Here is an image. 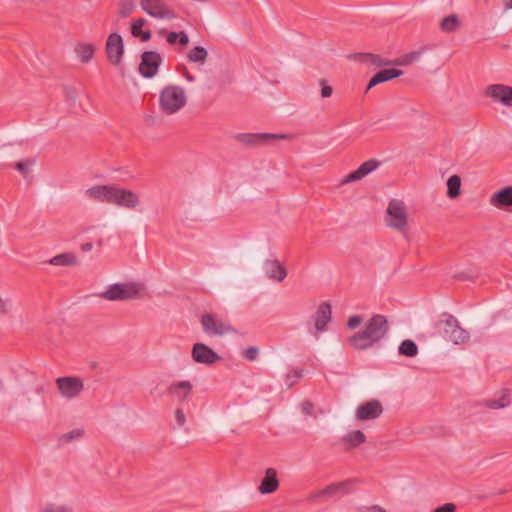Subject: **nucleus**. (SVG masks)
Listing matches in <instances>:
<instances>
[{
    "label": "nucleus",
    "instance_id": "obj_1",
    "mask_svg": "<svg viewBox=\"0 0 512 512\" xmlns=\"http://www.w3.org/2000/svg\"><path fill=\"white\" fill-rule=\"evenodd\" d=\"M388 332V323L384 316L374 315L364 328L348 338L355 350H366L383 339Z\"/></svg>",
    "mask_w": 512,
    "mask_h": 512
},
{
    "label": "nucleus",
    "instance_id": "obj_2",
    "mask_svg": "<svg viewBox=\"0 0 512 512\" xmlns=\"http://www.w3.org/2000/svg\"><path fill=\"white\" fill-rule=\"evenodd\" d=\"M187 103V95L184 88L178 85L165 86L159 95L161 111L171 115L180 111Z\"/></svg>",
    "mask_w": 512,
    "mask_h": 512
},
{
    "label": "nucleus",
    "instance_id": "obj_3",
    "mask_svg": "<svg viewBox=\"0 0 512 512\" xmlns=\"http://www.w3.org/2000/svg\"><path fill=\"white\" fill-rule=\"evenodd\" d=\"M384 221L389 228L405 232L408 223V213L404 201L399 199L390 200L385 212Z\"/></svg>",
    "mask_w": 512,
    "mask_h": 512
},
{
    "label": "nucleus",
    "instance_id": "obj_4",
    "mask_svg": "<svg viewBox=\"0 0 512 512\" xmlns=\"http://www.w3.org/2000/svg\"><path fill=\"white\" fill-rule=\"evenodd\" d=\"M140 290L141 286L133 282L115 283L102 291L99 297L108 301H126L138 298Z\"/></svg>",
    "mask_w": 512,
    "mask_h": 512
},
{
    "label": "nucleus",
    "instance_id": "obj_5",
    "mask_svg": "<svg viewBox=\"0 0 512 512\" xmlns=\"http://www.w3.org/2000/svg\"><path fill=\"white\" fill-rule=\"evenodd\" d=\"M444 337L454 344H463L469 340V333L463 329L458 320L452 315H444L440 321Z\"/></svg>",
    "mask_w": 512,
    "mask_h": 512
},
{
    "label": "nucleus",
    "instance_id": "obj_6",
    "mask_svg": "<svg viewBox=\"0 0 512 512\" xmlns=\"http://www.w3.org/2000/svg\"><path fill=\"white\" fill-rule=\"evenodd\" d=\"M141 9L150 17L159 20H173L176 12L163 0H141Z\"/></svg>",
    "mask_w": 512,
    "mask_h": 512
},
{
    "label": "nucleus",
    "instance_id": "obj_7",
    "mask_svg": "<svg viewBox=\"0 0 512 512\" xmlns=\"http://www.w3.org/2000/svg\"><path fill=\"white\" fill-rule=\"evenodd\" d=\"M200 323L203 331L209 336H223L233 332V328L228 322L213 313L203 314Z\"/></svg>",
    "mask_w": 512,
    "mask_h": 512
},
{
    "label": "nucleus",
    "instance_id": "obj_8",
    "mask_svg": "<svg viewBox=\"0 0 512 512\" xmlns=\"http://www.w3.org/2000/svg\"><path fill=\"white\" fill-rule=\"evenodd\" d=\"M110 204L120 208L135 210L141 204V199L133 190L114 184Z\"/></svg>",
    "mask_w": 512,
    "mask_h": 512
},
{
    "label": "nucleus",
    "instance_id": "obj_9",
    "mask_svg": "<svg viewBox=\"0 0 512 512\" xmlns=\"http://www.w3.org/2000/svg\"><path fill=\"white\" fill-rule=\"evenodd\" d=\"M357 485V480L355 479H347L344 481L332 483L325 488L317 491L312 495L313 499L318 498H331L334 496L342 497L348 494H351Z\"/></svg>",
    "mask_w": 512,
    "mask_h": 512
},
{
    "label": "nucleus",
    "instance_id": "obj_10",
    "mask_svg": "<svg viewBox=\"0 0 512 512\" xmlns=\"http://www.w3.org/2000/svg\"><path fill=\"white\" fill-rule=\"evenodd\" d=\"M56 385L61 396L68 400L78 397L84 389L83 381L77 377H59Z\"/></svg>",
    "mask_w": 512,
    "mask_h": 512
},
{
    "label": "nucleus",
    "instance_id": "obj_11",
    "mask_svg": "<svg viewBox=\"0 0 512 512\" xmlns=\"http://www.w3.org/2000/svg\"><path fill=\"white\" fill-rule=\"evenodd\" d=\"M105 50L109 62L114 66H119L124 55L122 36L118 33H111L107 38Z\"/></svg>",
    "mask_w": 512,
    "mask_h": 512
},
{
    "label": "nucleus",
    "instance_id": "obj_12",
    "mask_svg": "<svg viewBox=\"0 0 512 512\" xmlns=\"http://www.w3.org/2000/svg\"><path fill=\"white\" fill-rule=\"evenodd\" d=\"M162 56L157 51H146L142 54L139 72L145 78H152L158 72Z\"/></svg>",
    "mask_w": 512,
    "mask_h": 512
},
{
    "label": "nucleus",
    "instance_id": "obj_13",
    "mask_svg": "<svg viewBox=\"0 0 512 512\" xmlns=\"http://www.w3.org/2000/svg\"><path fill=\"white\" fill-rule=\"evenodd\" d=\"M486 95L495 103L512 108V86L492 84L486 89Z\"/></svg>",
    "mask_w": 512,
    "mask_h": 512
},
{
    "label": "nucleus",
    "instance_id": "obj_14",
    "mask_svg": "<svg viewBox=\"0 0 512 512\" xmlns=\"http://www.w3.org/2000/svg\"><path fill=\"white\" fill-rule=\"evenodd\" d=\"M380 166V162L376 159H370L362 163L355 171L349 173L341 179L340 185H347L352 182H358L371 174Z\"/></svg>",
    "mask_w": 512,
    "mask_h": 512
},
{
    "label": "nucleus",
    "instance_id": "obj_15",
    "mask_svg": "<svg viewBox=\"0 0 512 512\" xmlns=\"http://www.w3.org/2000/svg\"><path fill=\"white\" fill-rule=\"evenodd\" d=\"M191 356L196 363L204 365H212L220 360V356L203 343L193 345Z\"/></svg>",
    "mask_w": 512,
    "mask_h": 512
},
{
    "label": "nucleus",
    "instance_id": "obj_16",
    "mask_svg": "<svg viewBox=\"0 0 512 512\" xmlns=\"http://www.w3.org/2000/svg\"><path fill=\"white\" fill-rule=\"evenodd\" d=\"M288 136L284 134L273 133H245L239 134L237 139L247 145H260L269 141L287 139Z\"/></svg>",
    "mask_w": 512,
    "mask_h": 512
},
{
    "label": "nucleus",
    "instance_id": "obj_17",
    "mask_svg": "<svg viewBox=\"0 0 512 512\" xmlns=\"http://www.w3.org/2000/svg\"><path fill=\"white\" fill-rule=\"evenodd\" d=\"M113 186L114 184L93 185L84 191V195L90 200L110 204Z\"/></svg>",
    "mask_w": 512,
    "mask_h": 512
},
{
    "label": "nucleus",
    "instance_id": "obj_18",
    "mask_svg": "<svg viewBox=\"0 0 512 512\" xmlns=\"http://www.w3.org/2000/svg\"><path fill=\"white\" fill-rule=\"evenodd\" d=\"M192 390L193 384L188 380L174 381L168 387V393L181 403L190 398Z\"/></svg>",
    "mask_w": 512,
    "mask_h": 512
},
{
    "label": "nucleus",
    "instance_id": "obj_19",
    "mask_svg": "<svg viewBox=\"0 0 512 512\" xmlns=\"http://www.w3.org/2000/svg\"><path fill=\"white\" fill-rule=\"evenodd\" d=\"M382 411L381 403L377 400H371L358 407L356 417L358 420H372L378 418Z\"/></svg>",
    "mask_w": 512,
    "mask_h": 512
},
{
    "label": "nucleus",
    "instance_id": "obj_20",
    "mask_svg": "<svg viewBox=\"0 0 512 512\" xmlns=\"http://www.w3.org/2000/svg\"><path fill=\"white\" fill-rule=\"evenodd\" d=\"M489 203L497 209L512 207V185L505 186L490 196Z\"/></svg>",
    "mask_w": 512,
    "mask_h": 512
},
{
    "label": "nucleus",
    "instance_id": "obj_21",
    "mask_svg": "<svg viewBox=\"0 0 512 512\" xmlns=\"http://www.w3.org/2000/svg\"><path fill=\"white\" fill-rule=\"evenodd\" d=\"M331 306L328 303H321L314 315V329L316 332H324L331 321Z\"/></svg>",
    "mask_w": 512,
    "mask_h": 512
},
{
    "label": "nucleus",
    "instance_id": "obj_22",
    "mask_svg": "<svg viewBox=\"0 0 512 512\" xmlns=\"http://www.w3.org/2000/svg\"><path fill=\"white\" fill-rule=\"evenodd\" d=\"M279 487L277 471L274 468H267L265 475L261 480L258 491L261 494H270L275 492Z\"/></svg>",
    "mask_w": 512,
    "mask_h": 512
},
{
    "label": "nucleus",
    "instance_id": "obj_23",
    "mask_svg": "<svg viewBox=\"0 0 512 512\" xmlns=\"http://www.w3.org/2000/svg\"><path fill=\"white\" fill-rule=\"evenodd\" d=\"M96 45L91 42L80 41L74 46V53L76 58L81 63H89L95 54Z\"/></svg>",
    "mask_w": 512,
    "mask_h": 512
},
{
    "label": "nucleus",
    "instance_id": "obj_24",
    "mask_svg": "<svg viewBox=\"0 0 512 512\" xmlns=\"http://www.w3.org/2000/svg\"><path fill=\"white\" fill-rule=\"evenodd\" d=\"M264 271L269 279L277 282H282L287 276L286 269L277 260L265 261Z\"/></svg>",
    "mask_w": 512,
    "mask_h": 512
},
{
    "label": "nucleus",
    "instance_id": "obj_25",
    "mask_svg": "<svg viewBox=\"0 0 512 512\" xmlns=\"http://www.w3.org/2000/svg\"><path fill=\"white\" fill-rule=\"evenodd\" d=\"M402 74H403V72L401 70L393 69V68L381 70L371 78L367 89H371L372 87H374L380 83L397 78V77L401 76Z\"/></svg>",
    "mask_w": 512,
    "mask_h": 512
},
{
    "label": "nucleus",
    "instance_id": "obj_26",
    "mask_svg": "<svg viewBox=\"0 0 512 512\" xmlns=\"http://www.w3.org/2000/svg\"><path fill=\"white\" fill-rule=\"evenodd\" d=\"M146 24L147 20L144 18H136L131 21V34L144 42L151 39L150 30H143Z\"/></svg>",
    "mask_w": 512,
    "mask_h": 512
},
{
    "label": "nucleus",
    "instance_id": "obj_27",
    "mask_svg": "<svg viewBox=\"0 0 512 512\" xmlns=\"http://www.w3.org/2000/svg\"><path fill=\"white\" fill-rule=\"evenodd\" d=\"M48 263L54 266H75L79 261L74 253L66 252L52 257Z\"/></svg>",
    "mask_w": 512,
    "mask_h": 512
},
{
    "label": "nucleus",
    "instance_id": "obj_28",
    "mask_svg": "<svg viewBox=\"0 0 512 512\" xmlns=\"http://www.w3.org/2000/svg\"><path fill=\"white\" fill-rule=\"evenodd\" d=\"M208 58V51L203 46H195L187 53V59L191 63L204 64Z\"/></svg>",
    "mask_w": 512,
    "mask_h": 512
},
{
    "label": "nucleus",
    "instance_id": "obj_29",
    "mask_svg": "<svg viewBox=\"0 0 512 512\" xmlns=\"http://www.w3.org/2000/svg\"><path fill=\"white\" fill-rule=\"evenodd\" d=\"M365 440L366 437L360 430L351 431L342 438V442L347 446V448L356 447L365 442Z\"/></svg>",
    "mask_w": 512,
    "mask_h": 512
},
{
    "label": "nucleus",
    "instance_id": "obj_30",
    "mask_svg": "<svg viewBox=\"0 0 512 512\" xmlns=\"http://www.w3.org/2000/svg\"><path fill=\"white\" fill-rule=\"evenodd\" d=\"M447 197L455 199L461 192V178L458 175H452L447 179Z\"/></svg>",
    "mask_w": 512,
    "mask_h": 512
},
{
    "label": "nucleus",
    "instance_id": "obj_31",
    "mask_svg": "<svg viewBox=\"0 0 512 512\" xmlns=\"http://www.w3.org/2000/svg\"><path fill=\"white\" fill-rule=\"evenodd\" d=\"M398 352L406 357H415L418 354V347L414 341L406 339L400 343Z\"/></svg>",
    "mask_w": 512,
    "mask_h": 512
},
{
    "label": "nucleus",
    "instance_id": "obj_32",
    "mask_svg": "<svg viewBox=\"0 0 512 512\" xmlns=\"http://www.w3.org/2000/svg\"><path fill=\"white\" fill-rule=\"evenodd\" d=\"M133 0H120L118 3V13L121 18H126L135 11Z\"/></svg>",
    "mask_w": 512,
    "mask_h": 512
},
{
    "label": "nucleus",
    "instance_id": "obj_33",
    "mask_svg": "<svg viewBox=\"0 0 512 512\" xmlns=\"http://www.w3.org/2000/svg\"><path fill=\"white\" fill-rule=\"evenodd\" d=\"M459 26V19L456 15H449L442 19L441 29L446 32H452Z\"/></svg>",
    "mask_w": 512,
    "mask_h": 512
},
{
    "label": "nucleus",
    "instance_id": "obj_34",
    "mask_svg": "<svg viewBox=\"0 0 512 512\" xmlns=\"http://www.w3.org/2000/svg\"><path fill=\"white\" fill-rule=\"evenodd\" d=\"M35 165V159L29 158L16 163L15 168L24 176H28L32 167Z\"/></svg>",
    "mask_w": 512,
    "mask_h": 512
},
{
    "label": "nucleus",
    "instance_id": "obj_35",
    "mask_svg": "<svg viewBox=\"0 0 512 512\" xmlns=\"http://www.w3.org/2000/svg\"><path fill=\"white\" fill-rule=\"evenodd\" d=\"M355 57L358 58L361 62L371 63L376 66H381L384 63L381 57L371 53H360Z\"/></svg>",
    "mask_w": 512,
    "mask_h": 512
},
{
    "label": "nucleus",
    "instance_id": "obj_36",
    "mask_svg": "<svg viewBox=\"0 0 512 512\" xmlns=\"http://www.w3.org/2000/svg\"><path fill=\"white\" fill-rule=\"evenodd\" d=\"M510 398L507 393H504L498 400H489L487 406L491 409H501L509 406Z\"/></svg>",
    "mask_w": 512,
    "mask_h": 512
},
{
    "label": "nucleus",
    "instance_id": "obj_37",
    "mask_svg": "<svg viewBox=\"0 0 512 512\" xmlns=\"http://www.w3.org/2000/svg\"><path fill=\"white\" fill-rule=\"evenodd\" d=\"M83 434H84L83 430L77 428V429H74L72 431H69V432L63 434L61 437V440L66 443L73 441V440H79L80 438H82Z\"/></svg>",
    "mask_w": 512,
    "mask_h": 512
},
{
    "label": "nucleus",
    "instance_id": "obj_38",
    "mask_svg": "<svg viewBox=\"0 0 512 512\" xmlns=\"http://www.w3.org/2000/svg\"><path fill=\"white\" fill-rule=\"evenodd\" d=\"M40 512H69V510L64 506L46 503L41 506Z\"/></svg>",
    "mask_w": 512,
    "mask_h": 512
},
{
    "label": "nucleus",
    "instance_id": "obj_39",
    "mask_svg": "<svg viewBox=\"0 0 512 512\" xmlns=\"http://www.w3.org/2000/svg\"><path fill=\"white\" fill-rule=\"evenodd\" d=\"M420 56H421V51L410 52L402 57L401 63L405 64V65L412 64V63L418 61Z\"/></svg>",
    "mask_w": 512,
    "mask_h": 512
},
{
    "label": "nucleus",
    "instance_id": "obj_40",
    "mask_svg": "<svg viewBox=\"0 0 512 512\" xmlns=\"http://www.w3.org/2000/svg\"><path fill=\"white\" fill-rule=\"evenodd\" d=\"M160 34H166V41L169 45H175L178 43L179 32L171 31L167 32V30L162 29L159 31Z\"/></svg>",
    "mask_w": 512,
    "mask_h": 512
},
{
    "label": "nucleus",
    "instance_id": "obj_41",
    "mask_svg": "<svg viewBox=\"0 0 512 512\" xmlns=\"http://www.w3.org/2000/svg\"><path fill=\"white\" fill-rule=\"evenodd\" d=\"M319 84L321 86V97H330L333 93V88L328 84V82L325 79H321Z\"/></svg>",
    "mask_w": 512,
    "mask_h": 512
},
{
    "label": "nucleus",
    "instance_id": "obj_42",
    "mask_svg": "<svg viewBox=\"0 0 512 512\" xmlns=\"http://www.w3.org/2000/svg\"><path fill=\"white\" fill-rule=\"evenodd\" d=\"M258 354H259V351H258V348L257 347H254V346H250L248 347L245 351H244V356L247 360L249 361H254L257 359L258 357Z\"/></svg>",
    "mask_w": 512,
    "mask_h": 512
},
{
    "label": "nucleus",
    "instance_id": "obj_43",
    "mask_svg": "<svg viewBox=\"0 0 512 512\" xmlns=\"http://www.w3.org/2000/svg\"><path fill=\"white\" fill-rule=\"evenodd\" d=\"M363 321V318L360 315H353L349 317L347 321V327L351 330L357 328Z\"/></svg>",
    "mask_w": 512,
    "mask_h": 512
},
{
    "label": "nucleus",
    "instance_id": "obj_44",
    "mask_svg": "<svg viewBox=\"0 0 512 512\" xmlns=\"http://www.w3.org/2000/svg\"><path fill=\"white\" fill-rule=\"evenodd\" d=\"M65 98L67 101L74 103L77 100L78 94L73 87H65L64 89Z\"/></svg>",
    "mask_w": 512,
    "mask_h": 512
},
{
    "label": "nucleus",
    "instance_id": "obj_45",
    "mask_svg": "<svg viewBox=\"0 0 512 512\" xmlns=\"http://www.w3.org/2000/svg\"><path fill=\"white\" fill-rule=\"evenodd\" d=\"M174 416H175V420H176L177 424L180 427H183L186 423V416H185L184 411L181 408H178L175 410Z\"/></svg>",
    "mask_w": 512,
    "mask_h": 512
},
{
    "label": "nucleus",
    "instance_id": "obj_46",
    "mask_svg": "<svg viewBox=\"0 0 512 512\" xmlns=\"http://www.w3.org/2000/svg\"><path fill=\"white\" fill-rule=\"evenodd\" d=\"M456 506L452 503H446L440 507H437L433 512H455Z\"/></svg>",
    "mask_w": 512,
    "mask_h": 512
},
{
    "label": "nucleus",
    "instance_id": "obj_47",
    "mask_svg": "<svg viewBox=\"0 0 512 512\" xmlns=\"http://www.w3.org/2000/svg\"><path fill=\"white\" fill-rule=\"evenodd\" d=\"M301 411L303 414L305 415H312L313 414V411H314V406L312 403L310 402H303L301 404Z\"/></svg>",
    "mask_w": 512,
    "mask_h": 512
},
{
    "label": "nucleus",
    "instance_id": "obj_48",
    "mask_svg": "<svg viewBox=\"0 0 512 512\" xmlns=\"http://www.w3.org/2000/svg\"><path fill=\"white\" fill-rule=\"evenodd\" d=\"M189 43V37L186 32L180 31L178 36V44L181 46H186Z\"/></svg>",
    "mask_w": 512,
    "mask_h": 512
},
{
    "label": "nucleus",
    "instance_id": "obj_49",
    "mask_svg": "<svg viewBox=\"0 0 512 512\" xmlns=\"http://www.w3.org/2000/svg\"><path fill=\"white\" fill-rule=\"evenodd\" d=\"M10 310V304L7 299L0 295V313H7Z\"/></svg>",
    "mask_w": 512,
    "mask_h": 512
},
{
    "label": "nucleus",
    "instance_id": "obj_50",
    "mask_svg": "<svg viewBox=\"0 0 512 512\" xmlns=\"http://www.w3.org/2000/svg\"><path fill=\"white\" fill-rule=\"evenodd\" d=\"M93 249V244L91 242L83 243L81 245V250L83 252H90Z\"/></svg>",
    "mask_w": 512,
    "mask_h": 512
},
{
    "label": "nucleus",
    "instance_id": "obj_51",
    "mask_svg": "<svg viewBox=\"0 0 512 512\" xmlns=\"http://www.w3.org/2000/svg\"><path fill=\"white\" fill-rule=\"evenodd\" d=\"M366 512H386V511L382 507H380L378 505H374V506L369 507L366 510Z\"/></svg>",
    "mask_w": 512,
    "mask_h": 512
},
{
    "label": "nucleus",
    "instance_id": "obj_52",
    "mask_svg": "<svg viewBox=\"0 0 512 512\" xmlns=\"http://www.w3.org/2000/svg\"><path fill=\"white\" fill-rule=\"evenodd\" d=\"M185 79H186L187 81H189V82H193V81H195L194 76H192V75H191V74H189V73H186V74H185Z\"/></svg>",
    "mask_w": 512,
    "mask_h": 512
},
{
    "label": "nucleus",
    "instance_id": "obj_53",
    "mask_svg": "<svg viewBox=\"0 0 512 512\" xmlns=\"http://www.w3.org/2000/svg\"><path fill=\"white\" fill-rule=\"evenodd\" d=\"M506 9H512V0H509L506 4Z\"/></svg>",
    "mask_w": 512,
    "mask_h": 512
}]
</instances>
